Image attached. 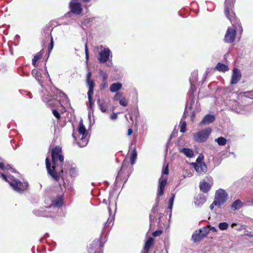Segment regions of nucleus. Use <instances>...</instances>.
<instances>
[{
	"label": "nucleus",
	"mask_w": 253,
	"mask_h": 253,
	"mask_svg": "<svg viewBox=\"0 0 253 253\" xmlns=\"http://www.w3.org/2000/svg\"><path fill=\"white\" fill-rule=\"evenodd\" d=\"M0 169H5V165L3 162H0Z\"/></svg>",
	"instance_id": "bf43d9fd"
},
{
	"label": "nucleus",
	"mask_w": 253,
	"mask_h": 253,
	"mask_svg": "<svg viewBox=\"0 0 253 253\" xmlns=\"http://www.w3.org/2000/svg\"><path fill=\"white\" fill-rule=\"evenodd\" d=\"M69 172L70 176L72 177H75L77 175V170L75 168H71Z\"/></svg>",
	"instance_id": "ea45409f"
},
{
	"label": "nucleus",
	"mask_w": 253,
	"mask_h": 253,
	"mask_svg": "<svg viewBox=\"0 0 253 253\" xmlns=\"http://www.w3.org/2000/svg\"><path fill=\"white\" fill-rule=\"evenodd\" d=\"M108 86V83L107 81H102V83L100 85V88L101 90H103L107 87Z\"/></svg>",
	"instance_id": "a18cd8bd"
},
{
	"label": "nucleus",
	"mask_w": 253,
	"mask_h": 253,
	"mask_svg": "<svg viewBox=\"0 0 253 253\" xmlns=\"http://www.w3.org/2000/svg\"><path fill=\"white\" fill-rule=\"evenodd\" d=\"M52 113L54 116L57 119V120L59 121L61 118V115L56 109H52Z\"/></svg>",
	"instance_id": "e433bc0d"
},
{
	"label": "nucleus",
	"mask_w": 253,
	"mask_h": 253,
	"mask_svg": "<svg viewBox=\"0 0 253 253\" xmlns=\"http://www.w3.org/2000/svg\"><path fill=\"white\" fill-rule=\"evenodd\" d=\"M215 70H218L219 71H221V63L218 62L216 66L214 68L211 69V70H210V69L208 68L206 71L205 74L207 76L209 75L212 73L213 72H214Z\"/></svg>",
	"instance_id": "393cba45"
},
{
	"label": "nucleus",
	"mask_w": 253,
	"mask_h": 253,
	"mask_svg": "<svg viewBox=\"0 0 253 253\" xmlns=\"http://www.w3.org/2000/svg\"><path fill=\"white\" fill-rule=\"evenodd\" d=\"M94 92V88H88V90L87 92V96H88V102L89 104V108L90 109H92V106L93 105V102L92 99V95L93 94Z\"/></svg>",
	"instance_id": "412c9836"
},
{
	"label": "nucleus",
	"mask_w": 253,
	"mask_h": 253,
	"mask_svg": "<svg viewBox=\"0 0 253 253\" xmlns=\"http://www.w3.org/2000/svg\"><path fill=\"white\" fill-rule=\"evenodd\" d=\"M211 127H208L201 129L193 134V140L197 142L202 143L205 142L211 132Z\"/></svg>",
	"instance_id": "20e7f679"
},
{
	"label": "nucleus",
	"mask_w": 253,
	"mask_h": 253,
	"mask_svg": "<svg viewBox=\"0 0 253 253\" xmlns=\"http://www.w3.org/2000/svg\"><path fill=\"white\" fill-rule=\"evenodd\" d=\"M58 182L61 192L52 200V205L56 207H61L63 205L64 192L66 191L65 182L63 177H61Z\"/></svg>",
	"instance_id": "f03ea898"
},
{
	"label": "nucleus",
	"mask_w": 253,
	"mask_h": 253,
	"mask_svg": "<svg viewBox=\"0 0 253 253\" xmlns=\"http://www.w3.org/2000/svg\"><path fill=\"white\" fill-rule=\"evenodd\" d=\"M58 91L59 92V96L60 97H63L65 98H67V95L64 92H63L62 91H61L60 90H58Z\"/></svg>",
	"instance_id": "09e8293b"
},
{
	"label": "nucleus",
	"mask_w": 253,
	"mask_h": 253,
	"mask_svg": "<svg viewBox=\"0 0 253 253\" xmlns=\"http://www.w3.org/2000/svg\"><path fill=\"white\" fill-rule=\"evenodd\" d=\"M91 75H92V74H91V72H88L87 73V75H86V81L91 80L90 78L91 77Z\"/></svg>",
	"instance_id": "4d7b16f0"
},
{
	"label": "nucleus",
	"mask_w": 253,
	"mask_h": 253,
	"mask_svg": "<svg viewBox=\"0 0 253 253\" xmlns=\"http://www.w3.org/2000/svg\"><path fill=\"white\" fill-rule=\"evenodd\" d=\"M133 132V130L131 128H129L127 130V135H130Z\"/></svg>",
	"instance_id": "680f3d73"
},
{
	"label": "nucleus",
	"mask_w": 253,
	"mask_h": 253,
	"mask_svg": "<svg viewBox=\"0 0 253 253\" xmlns=\"http://www.w3.org/2000/svg\"><path fill=\"white\" fill-rule=\"evenodd\" d=\"M52 164L48 158L45 159V166L48 174L55 181H59L63 177V170L62 168L64 161L62 148L59 146H56L51 151Z\"/></svg>",
	"instance_id": "f257e3e1"
},
{
	"label": "nucleus",
	"mask_w": 253,
	"mask_h": 253,
	"mask_svg": "<svg viewBox=\"0 0 253 253\" xmlns=\"http://www.w3.org/2000/svg\"><path fill=\"white\" fill-rule=\"evenodd\" d=\"M128 165V162L126 159L125 158L123 162L122 167L120 169V170L118 172V174H121L123 171L125 170L126 169Z\"/></svg>",
	"instance_id": "7c9ffc66"
},
{
	"label": "nucleus",
	"mask_w": 253,
	"mask_h": 253,
	"mask_svg": "<svg viewBox=\"0 0 253 253\" xmlns=\"http://www.w3.org/2000/svg\"><path fill=\"white\" fill-rule=\"evenodd\" d=\"M58 102L59 103V104L61 105V107L63 109H65L64 107L63 106V105L62 104V103H61V100H58Z\"/></svg>",
	"instance_id": "e2e57ef3"
},
{
	"label": "nucleus",
	"mask_w": 253,
	"mask_h": 253,
	"mask_svg": "<svg viewBox=\"0 0 253 253\" xmlns=\"http://www.w3.org/2000/svg\"><path fill=\"white\" fill-rule=\"evenodd\" d=\"M228 194L227 192L223 189H222V204H223L228 199Z\"/></svg>",
	"instance_id": "79ce46f5"
},
{
	"label": "nucleus",
	"mask_w": 253,
	"mask_h": 253,
	"mask_svg": "<svg viewBox=\"0 0 253 253\" xmlns=\"http://www.w3.org/2000/svg\"><path fill=\"white\" fill-rule=\"evenodd\" d=\"M118 117V115L117 113H113L112 114H111L110 116V118L112 120H116Z\"/></svg>",
	"instance_id": "8fccbe9b"
},
{
	"label": "nucleus",
	"mask_w": 253,
	"mask_h": 253,
	"mask_svg": "<svg viewBox=\"0 0 253 253\" xmlns=\"http://www.w3.org/2000/svg\"><path fill=\"white\" fill-rule=\"evenodd\" d=\"M97 103L99 108L102 112L105 113L106 112L108 106L107 103L105 101L101 102L100 99L99 98L97 100Z\"/></svg>",
	"instance_id": "4be33fe9"
},
{
	"label": "nucleus",
	"mask_w": 253,
	"mask_h": 253,
	"mask_svg": "<svg viewBox=\"0 0 253 253\" xmlns=\"http://www.w3.org/2000/svg\"><path fill=\"white\" fill-rule=\"evenodd\" d=\"M122 87V84L120 83H114L111 85L110 90L112 92H114L120 90Z\"/></svg>",
	"instance_id": "5701e85b"
},
{
	"label": "nucleus",
	"mask_w": 253,
	"mask_h": 253,
	"mask_svg": "<svg viewBox=\"0 0 253 253\" xmlns=\"http://www.w3.org/2000/svg\"><path fill=\"white\" fill-rule=\"evenodd\" d=\"M158 204H156L155 205H154L153 207V208L151 210V213L149 214V218H150V220H152L154 219V218L155 217V214L158 211Z\"/></svg>",
	"instance_id": "cd10ccee"
},
{
	"label": "nucleus",
	"mask_w": 253,
	"mask_h": 253,
	"mask_svg": "<svg viewBox=\"0 0 253 253\" xmlns=\"http://www.w3.org/2000/svg\"><path fill=\"white\" fill-rule=\"evenodd\" d=\"M120 104L123 106L126 107L128 105V102L126 99L123 97L120 100Z\"/></svg>",
	"instance_id": "37998d69"
},
{
	"label": "nucleus",
	"mask_w": 253,
	"mask_h": 253,
	"mask_svg": "<svg viewBox=\"0 0 253 253\" xmlns=\"http://www.w3.org/2000/svg\"><path fill=\"white\" fill-rule=\"evenodd\" d=\"M69 7L71 12L77 15H80L83 10L82 5L79 2L71 1L70 3Z\"/></svg>",
	"instance_id": "4468645a"
},
{
	"label": "nucleus",
	"mask_w": 253,
	"mask_h": 253,
	"mask_svg": "<svg viewBox=\"0 0 253 253\" xmlns=\"http://www.w3.org/2000/svg\"><path fill=\"white\" fill-rule=\"evenodd\" d=\"M231 126L230 120L229 118L226 117L224 119V123H222V129H229Z\"/></svg>",
	"instance_id": "c756f323"
},
{
	"label": "nucleus",
	"mask_w": 253,
	"mask_h": 253,
	"mask_svg": "<svg viewBox=\"0 0 253 253\" xmlns=\"http://www.w3.org/2000/svg\"><path fill=\"white\" fill-rule=\"evenodd\" d=\"M194 168L196 171L200 173L205 172L207 169L205 164L204 163L199 165L196 164Z\"/></svg>",
	"instance_id": "b1692460"
},
{
	"label": "nucleus",
	"mask_w": 253,
	"mask_h": 253,
	"mask_svg": "<svg viewBox=\"0 0 253 253\" xmlns=\"http://www.w3.org/2000/svg\"><path fill=\"white\" fill-rule=\"evenodd\" d=\"M204 228L208 229V234L210 232H211L212 233H216V232H217V230L216 229V228L215 227H211L210 225H208L207 226L204 227Z\"/></svg>",
	"instance_id": "58836bf2"
},
{
	"label": "nucleus",
	"mask_w": 253,
	"mask_h": 253,
	"mask_svg": "<svg viewBox=\"0 0 253 253\" xmlns=\"http://www.w3.org/2000/svg\"><path fill=\"white\" fill-rule=\"evenodd\" d=\"M5 169H6L7 170H12V171H14V169L9 164H7L6 165V166H5Z\"/></svg>",
	"instance_id": "6e6d98bb"
},
{
	"label": "nucleus",
	"mask_w": 253,
	"mask_h": 253,
	"mask_svg": "<svg viewBox=\"0 0 253 253\" xmlns=\"http://www.w3.org/2000/svg\"><path fill=\"white\" fill-rule=\"evenodd\" d=\"M86 83L87 84V86H88V88H94L95 86L94 82L92 80H87L86 81Z\"/></svg>",
	"instance_id": "a19ab883"
},
{
	"label": "nucleus",
	"mask_w": 253,
	"mask_h": 253,
	"mask_svg": "<svg viewBox=\"0 0 253 253\" xmlns=\"http://www.w3.org/2000/svg\"><path fill=\"white\" fill-rule=\"evenodd\" d=\"M215 141L218 143L219 145H221V142H222L221 136L219 137L218 138L215 139Z\"/></svg>",
	"instance_id": "13d9d810"
},
{
	"label": "nucleus",
	"mask_w": 253,
	"mask_h": 253,
	"mask_svg": "<svg viewBox=\"0 0 253 253\" xmlns=\"http://www.w3.org/2000/svg\"><path fill=\"white\" fill-rule=\"evenodd\" d=\"M83 2L84 3L88 2L89 1V0H83Z\"/></svg>",
	"instance_id": "774afa93"
},
{
	"label": "nucleus",
	"mask_w": 253,
	"mask_h": 253,
	"mask_svg": "<svg viewBox=\"0 0 253 253\" xmlns=\"http://www.w3.org/2000/svg\"><path fill=\"white\" fill-rule=\"evenodd\" d=\"M32 74L37 80H40L42 78L41 73L37 69H33Z\"/></svg>",
	"instance_id": "2f4dec72"
},
{
	"label": "nucleus",
	"mask_w": 253,
	"mask_h": 253,
	"mask_svg": "<svg viewBox=\"0 0 253 253\" xmlns=\"http://www.w3.org/2000/svg\"><path fill=\"white\" fill-rule=\"evenodd\" d=\"M102 236L94 240L89 245L87 249L88 253H103L104 243L102 241Z\"/></svg>",
	"instance_id": "0eeeda50"
},
{
	"label": "nucleus",
	"mask_w": 253,
	"mask_h": 253,
	"mask_svg": "<svg viewBox=\"0 0 253 253\" xmlns=\"http://www.w3.org/2000/svg\"><path fill=\"white\" fill-rule=\"evenodd\" d=\"M181 152L184 153L188 157L191 158L194 156L193 151L189 148H183L181 150Z\"/></svg>",
	"instance_id": "a878e982"
},
{
	"label": "nucleus",
	"mask_w": 253,
	"mask_h": 253,
	"mask_svg": "<svg viewBox=\"0 0 253 253\" xmlns=\"http://www.w3.org/2000/svg\"><path fill=\"white\" fill-rule=\"evenodd\" d=\"M85 54L86 62L87 63L88 61L89 60V52L88 50L87 46L86 43L85 44Z\"/></svg>",
	"instance_id": "c03bdc74"
},
{
	"label": "nucleus",
	"mask_w": 253,
	"mask_h": 253,
	"mask_svg": "<svg viewBox=\"0 0 253 253\" xmlns=\"http://www.w3.org/2000/svg\"><path fill=\"white\" fill-rule=\"evenodd\" d=\"M236 0H225L224 5V13L226 17L231 22H234L235 20V13L233 10Z\"/></svg>",
	"instance_id": "7ed1b4c3"
},
{
	"label": "nucleus",
	"mask_w": 253,
	"mask_h": 253,
	"mask_svg": "<svg viewBox=\"0 0 253 253\" xmlns=\"http://www.w3.org/2000/svg\"><path fill=\"white\" fill-rule=\"evenodd\" d=\"M241 73L240 71L237 68L234 69L233 70V73L231 80V84H237L241 79Z\"/></svg>",
	"instance_id": "2eb2a0df"
},
{
	"label": "nucleus",
	"mask_w": 253,
	"mask_h": 253,
	"mask_svg": "<svg viewBox=\"0 0 253 253\" xmlns=\"http://www.w3.org/2000/svg\"><path fill=\"white\" fill-rule=\"evenodd\" d=\"M236 225H237V224H236V223H233L231 224V227H232V228H233V227H234L235 226H236Z\"/></svg>",
	"instance_id": "338daca9"
},
{
	"label": "nucleus",
	"mask_w": 253,
	"mask_h": 253,
	"mask_svg": "<svg viewBox=\"0 0 253 253\" xmlns=\"http://www.w3.org/2000/svg\"><path fill=\"white\" fill-rule=\"evenodd\" d=\"M163 233V231L162 230H158L154 231L152 233V235L154 237H157L160 236Z\"/></svg>",
	"instance_id": "49530a36"
},
{
	"label": "nucleus",
	"mask_w": 253,
	"mask_h": 253,
	"mask_svg": "<svg viewBox=\"0 0 253 253\" xmlns=\"http://www.w3.org/2000/svg\"><path fill=\"white\" fill-rule=\"evenodd\" d=\"M9 184L15 191L18 192L23 191L27 188V186L19 180L13 179L11 181L9 182Z\"/></svg>",
	"instance_id": "f8f14e48"
},
{
	"label": "nucleus",
	"mask_w": 253,
	"mask_h": 253,
	"mask_svg": "<svg viewBox=\"0 0 253 253\" xmlns=\"http://www.w3.org/2000/svg\"><path fill=\"white\" fill-rule=\"evenodd\" d=\"M99 74L102 78V81H107L108 78V75L106 72H104L102 70L100 69L99 70Z\"/></svg>",
	"instance_id": "c9c22d12"
},
{
	"label": "nucleus",
	"mask_w": 253,
	"mask_h": 253,
	"mask_svg": "<svg viewBox=\"0 0 253 253\" xmlns=\"http://www.w3.org/2000/svg\"><path fill=\"white\" fill-rule=\"evenodd\" d=\"M154 244V239L150 237L148 238V239L147 240V241L145 243L144 247V250L145 251L144 253H148L149 252V250L151 248V247L153 246Z\"/></svg>",
	"instance_id": "a211bd4d"
},
{
	"label": "nucleus",
	"mask_w": 253,
	"mask_h": 253,
	"mask_svg": "<svg viewBox=\"0 0 253 253\" xmlns=\"http://www.w3.org/2000/svg\"><path fill=\"white\" fill-rule=\"evenodd\" d=\"M239 28L240 30H241V32L242 33L243 31V29H242V26L241 25H239Z\"/></svg>",
	"instance_id": "69168bd1"
},
{
	"label": "nucleus",
	"mask_w": 253,
	"mask_h": 253,
	"mask_svg": "<svg viewBox=\"0 0 253 253\" xmlns=\"http://www.w3.org/2000/svg\"><path fill=\"white\" fill-rule=\"evenodd\" d=\"M1 176L2 177V179L5 180V181L9 183L10 181L8 179V177L6 175H5L3 173H1Z\"/></svg>",
	"instance_id": "864d4df0"
},
{
	"label": "nucleus",
	"mask_w": 253,
	"mask_h": 253,
	"mask_svg": "<svg viewBox=\"0 0 253 253\" xmlns=\"http://www.w3.org/2000/svg\"><path fill=\"white\" fill-rule=\"evenodd\" d=\"M229 70L228 66L227 65L222 63V72H225Z\"/></svg>",
	"instance_id": "5fc2aeb1"
},
{
	"label": "nucleus",
	"mask_w": 253,
	"mask_h": 253,
	"mask_svg": "<svg viewBox=\"0 0 253 253\" xmlns=\"http://www.w3.org/2000/svg\"><path fill=\"white\" fill-rule=\"evenodd\" d=\"M218 227L219 228L220 230H221V222H220L219 224H218Z\"/></svg>",
	"instance_id": "0e129e2a"
},
{
	"label": "nucleus",
	"mask_w": 253,
	"mask_h": 253,
	"mask_svg": "<svg viewBox=\"0 0 253 253\" xmlns=\"http://www.w3.org/2000/svg\"><path fill=\"white\" fill-rule=\"evenodd\" d=\"M206 201V197L204 195L200 194L198 195L197 198L195 201V204L198 207H201Z\"/></svg>",
	"instance_id": "6ab92c4d"
},
{
	"label": "nucleus",
	"mask_w": 253,
	"mask_h": 253,
	"mask_svg": "<svg viewBox=\"0 0 253 253\" xmlns=\"http://www.w3.org/2000/svg\"><path fill=\"white\" fill-rule=\"evenodd\" d=\"M175 197V194L172 193L171 194V197L169 200V205H168V209H169L170 211H171L173 204V201Z\"/></svg>",
	"instance_id": "72a5a7b5"
},
{
	"label": "nucleus",
	"mask_w": 253,
	"mask_h": 253,
	"mask_svg": "<svg viewBox=\"0 0 253 253\" xmlns=\"http://www.w3.org/2000/svg\"><path fill=\"white\" fill-rule=\"evenodd\" d=\"M231 154L234 155V154L233 153H230L229 152L226 151V152H225V153L222 152V157L224 156L225 158H227V157H230V155H231Z\"/></svg>",
	"instance_id": "de8ad7c7"
},
{
	"label": "nucleus",
	"mask_w": 253,
	"mask_h": 253,
	"mask_svg": "<svg viewBox=\"0 0 253 253\" xmlns=\"http://www.w3.org/2000/svg\"><path fill=\"white\" fill-rule=\"evenodd\" d=\"M236 31L233 28H228L224 36V41L227 43H232L235 41Z\"/></svg>",
	"instance_id": "9b49d317"
},
{
	"label": "nucleus",
	"mask_w": 253,
	"mask_h": 253,
	"mask_svg": "<svg viewBox=\"0 0 253 253\" xmlns=\"http://www.w3.org/2000/svg\"><path fill=\"white\" fill-rule=\"evenodd\" d=\"M215 117L212 115H206L200 123L199 125L201 126L212 123L215 121Z\"/></svg>",
	"instance_id": "dca6fc26"
},
{
	"label": "nucleus",
	"mask_w": 253,
	"mask_h": 253,
	"mask_svg": "<svg viewBox=\"0 0 253 253\" xmlns=\"http://www.w3.org/2000/svg\"><path fill=\"white\" fill-rule=\"evenodd\" d=\"M243 203L239 199L235 200L231 206V208L233 210L240 209L243 206Z\"/></svg>",
	"instance_id": "aec40b11"
},
{
	"label": "nucleus",
	"mask_w": 253,
	"mask_h": 253,
	"mask_svg": "<svg viewBox=\"0 0 253 253\" xmlns=\"http://www.w3.org/2000/svg\"><path fill=\"white\" fill-rule=\"evenodd\" d=\"M208 235V229L202 227L199 230H196L192 234V239L194 243L200 242Z\"/></svg>",
	"instance_id": "6e6552de"
},
{
	"label": "nucleus",
	"mask_w": 253,
	"mask_h": 253,
	"mask_svg": "<svg viewBox=\"0 0 253 253\" xmlns=\"http://www.w3.org/2000/svg\"><path fill=\"white\" fill-rule=\"evenodd\" d=\"M169 173V165L167 164L166 166L163 168L162 170V174L161 177L162 179H160L159 181V186L157 193V197L162 196L164 193L165 186L167 184V178L166 177L163 178V174L168 175Z\"/></svg>",
	"instance_id": "423d86ee"
},
{
	"label": "nucleus",
	"mask_w": 253,
	"mask_h": 253,
	"mask_svg": "<svg viewBox=\"0 0 253 253\" xmlns=\"http://www.w3.org/2000/svg\"><path fill=\"white\" fill-rule=\"evenodd\" d=\"M228 224L225 222H222V230L227 229L228 227Z\"/></svg>",
	"instance_id": "603ef678"
},
{
	"label": "nucleus",
	"mask_w": 253,
	"mask_h": 253,
	"mask_svg": "<svg viewBox=\"0 0 253 253\" xmlns=\"http://www.w3.org/2000/svg\"><path fill=\"white\" fill-rule=\"evenodd\" d=\"M94 20V17H90L84 19L82 22V24L84 25H87L90 23L93 22Z\"/></svg>",
	"instance_id": "f704fd0d"
},
{
	"label": "nucleus",
	"mask_w": 253,
	"mask_h": 253,
	"mask_svg": "<svg viewBox=\"0 0 253 253\" xmlns=\"http://www.w3.org/2000/svg\"><path fill=\"white\" fill-rule=\"evenodd\" d=\"M110 56L112 57L110 50L105 48L99 53L98 61L100 63H104L109 60Z\"/></svg>",
	"instance_id": "9d476101"
},
{
	"label": "nucleus",
	"mask_w": 253,
	"mask_h": 253,
	"mask_svg": "<svg viewBox=\"0 0 253 253\" xmlns=\"http://www.w3.org/2000/svg\"><path fill=\"white\" fill-rule=\"evenodd\" d=\"M43 53L44 49L42 48V50H41L39 52H38L36 54H35L34 56V58H33L32 61V63L34 67L37 66V62L42 58Z\"/></svg>",
	"instance_id": "f3484780"
},
{
	"label": "nucleus",
	"mask_w": 253,
	"mask_h": 253,
	"mask_svg": "<svg viewBox=\"0 0 253 253\" xmlns=\"http://www.w3.org/2000/svg\"><path fill=\"white\" fill-rule=\"evenodd\" d=\"M229 142H230V141H228L226 138L222 137V146L226 145L227 144V143H228V144H229Z\"/></svg>",
	"instance_id": "3c124183"
},
{
	"label": "nucleus",
	"mask_w": 253,
	"mask_h": 253,
	"mask_svg": "<svg viewBox=\"0 0 253 253\" xmlns=\"http://www.w3.org/2000/svg\"><path fill=\"white\" fill-rule=\"evenodd\" d=\"M241 96L253 100V90L241 93Z\"/></svg>",
	"instance_id": "bb28decb"
},
{
	"label": "nucleus",
	"mask_w": 253,
	"mask_h": 253,
	"mask_svg": "<svg viewBox=\"0 0 253 253\" xmlns=\"http://www.w3.org/2000/svg\"><path fill=\"white\" fill-rule=\"evenodd\" d=\"M207 180L204 179L199 183L200 189L202 192L204 193H208L210 191L212 185V182H211L212 181V180L211 177H207Z\"/></svg>",
	"instance_id": "1a4fd4ad"
},
{
	"label": "nucleus",
	"mask_w": 253,
	"mask_h": 253,
	"mask_svg": "<svg viewBox=\"0 0 253 253\" xmlns=\"http://www.w3.org/2000/svg\"><path fill=\"white\" fill-rule=\"evenodd\" d=\"M54 46V42L52 36H51V39L49 44L48 45L47 48V57H48L51 51H52Z\"/></svg>",
	"instance_id": "473e14b6"
},
{
	"label": "nucleus",
	"mask_w": 253,
	"mask_h": 253,
	"mask_svg": "<svg viewBox=\"0 0 253 253\" xmlns=\"http://www.w3.org/2000/svg\"><path fill=\"white\" fill-rule=\"evenodd\" d=\"M137 152L135 149H133L131 153V156L130 158V163L132 165H133L137 159Z\"/></svg>",
	"instance_id": "c85d7f7f"
},
{
	"label": "nucleus",
	"mask_w": 253,
	"mask_h": 253,
	"mask_svg": "<svg viewBox=\"0 0 253 253\" xmlns=\"http://www.w3.org/2000/svg\"><path fill=\"white\" fill-rule=\"evenodd\" d=\"M122 96V94H119V93H118L114 97V99L115 100H118L119 99H120L121 98Z\"/></svg>",
	"instance_id": "052dcab7"
},
{
	"label": "nucleus",
	"mask_w": 253,
	"mask_h": 253,
	"mask_svg": "<svg viewBox=\"0 0 253 253\" xmlns=\"http://www.w3.org/2000/svg\"><path fill=\"white\" fill-rule=\"evenodd\" d=\"M78 131L80 134L82 135V137L78 142V144L80 147L85 146L88 141L89 136L84 126L82 121L79 123L78 127Z\"/></svg>",
	"instance_id": "39448f33"
},
{
	"label": "nucleus",
	"mask_w": 253,
	"mask_h": 253,
	"mask_svg": "<svg viewBox=\"0 0 253 253\" xmlns=\"http://www.w3.org/2000/svg\"><path fill=\"white\" fill-rule=\"evenodd\" d=\"M221 205V189H219L216 191L215 195L214 200L212 203L210 205V208L211 210L213 209L214 206L217 207L219 208Z\"/></svg>",
	"instance_id": "ddd939ff"
},
{
	"label": "nucleus",
	"mask_w": 253,
	"mask_h": 253,
	"mask_svg": "<svg viewBox=\"0 0 253 253\" xmlns=\"http://www.w3.org/2000/svg\"><path fill=\"white\" fill-rule=\"evenodd\" d=\"M181 125L180 127V131L181 132H185L186 130V123L185 121L181 122Z\"/></svg>",
	"instance_id": "4c0bfd02"
}]
</instances>
